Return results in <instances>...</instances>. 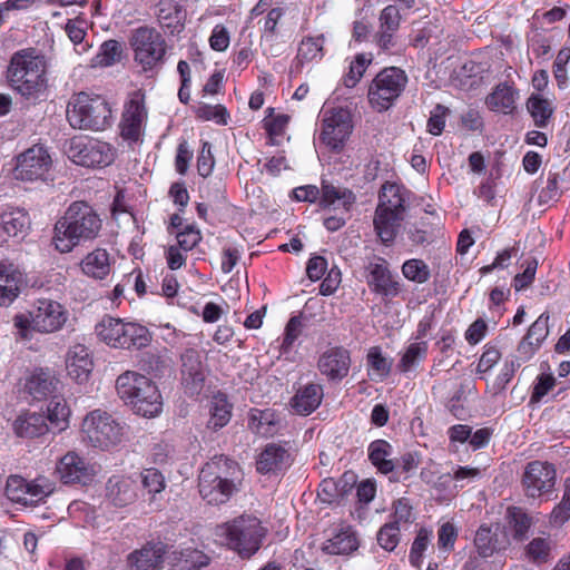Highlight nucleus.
<instances>
[{
  "instance_id": "1",
  "label": "nucleus",
  "mask_w": 570,
  "mask_h": 570,
  "mask_svg": "<svg viewBox=\"0 0 570 570\" xmlns=\"http://www.w3.org/2000/svg\"><path fill=\"white\" fill-rule=\"evenodd\" d=\"M101 227L102 220L92 206L73 202L55 224L52 244L59 253H70L82 243L96 239Z\"/></svg>"
},
{
  "instance_id": "2",
  "label": "nucleus",
  "mask_w": 570,
  "mask_h": 570,
  "mask_svg": "<svg viewBox=\"0 0 570 570\" xmlns=\"http://www.w3.org/2000/svg\"><path fill=\"white\" fill-rule=\"evenodd\" d=\"M8 86L27 100H37L48 88L47 60L35 48L16 51L4 71Z\"/></svg>"
},
{
  "instance_id": "3",
  "label": "nucleus",
  "mask_w": 570,
  "mask_h": 570,
  "mask_svg": "<svg viewBox=\"0 0 570 570\" xmlns=\"http://www.w3.org/2000/svg\"><path fill=\"white\" fill-rule=\"evenodd\" d=\"M267 532V528L257 517L247 513L218 523L213 529L215 542L244 560L258 552Z\"/></svg>"
},
{
  "instance_id": "4",
  "label": "nucleus",
  "mask_w": 570,
  "mask_h": 570,
  "mask_svg": "<svg viewBox=\"0 0 570 570\" xmlns=\"http://www.w3.org/2000/svg\"><path fill=\"white\" fill-rule=\"evenodd\" d=\"M70 322V313L59 301L40 297L33 301L29 309L13 317V325L21 340L29 341L33 333L55 334Z\"/></svg>"
},
{
  "instance_id": "5",
  "label": "nucleus",
  "mask_w": 570,
  "mask_h": 570,
  "mask_svg": "<svg viewBox=\"0 0 570 570\" xmlns=\"http://www.w3.org/2000/svg\"><path fill=\"white\" fill-rule=\"evenodd\" d=\"M119 397L144 417H155L163 411V397L157 385L147 376L126 371L116 380Z\"/></svg>"
},
{
  "instance_id": "6",
  "label": "nucleus",
  "mask_w": 570,
  "mask_h": 570,
  "mask_svg": "<svg viewBox=\"0 0 570 570\" xmlns=\"http://www.w3.org/2000/svg\"><path fill=\"white\" fill-rule=\"evenodd\" d=\"M79 434L86 446L111 451L124 442L126 424L111 413L95 409L83 416Z\"/></svg>"
},
{
  "instance_id": "7",
  "label": "nucleus",
  "mask_w": 570,
  "mask_h": 570,
  "mask_svg": "<svg viewBox=\"0 0 570 570\" xmlns=\"http://www.w3.org/2000/svg\"><path fill=\"white\" fill-rule=\"evenodd\" d=\"M237 464L220 455L207 462L198 476L199 494L208 504H224L238 490L233 478Z\"/></svg>"
},
{
  "instance_id": "8",
  "label": "nucleus",
  "mask_w": 570,
  "mask_h": 570,
  "mask_svg": "<svg viewBox=\"0 0 570 570\" xmlns=\"http://www.w3.org/2000/svg\"><path fill=\"white\" fill-rule=\"evenodd\" d=\"M95 334L99 342L117 350H141L151 342L150 331L137 323L105 315L96 325Z\"/></svg>"
},
{
  "instance_id": "9",
  "label": "nucleus",
  "mask_w": 570,
  "mask_h": 570,
  "mask_svg": "<svg viewBox=\"0 0 570 570\" xmlns=\"http://www.w3.org/2000/svg\"><path fill=\"white\" fill-rule=\"evenodd\" d=\"M67 120L72 128L104 130L112 122L109 102L100 95L88 92L75 94L67 105Z\"/></svg>"
},
{
  "instance_id": "10",
  "label": "nucleus",
  "mask_w": 570,
  "mask_h": 570,
  "mask_svg": "<svg viewBox=\"0 0 570 570\" xmlns=\"http://www.w3.org/2000/svg\"><path fill=\"white\" fill-rule=\"evenodd\" d=\"M406 73L396 67L384 68L371 81L367 91L370 106L377 112L389 110L404 91Z\"/></svg>"
},
{
  "instance_id": "11",
  "label": "nucleus",
  "mask_w": 570,
  "mask_h": 570,
  "mask_svg": "<svg viewBox=\"0 0 570 570\" xmlns=\"http://www.w3.org/2000/svg\"><path fill=\"white\" fill-rule=\"evenodd\" d=\"M53 492V483L46 476L27 480L21 475H9L4 494L12 503L32 507L43 502Z\"/></svg>"
},
{
  "instance_id": "12",
  "label": "nucleus",
  "mask_w": 570,
  "mask_h": 570,
  "mask_svg": "<svg viewBox=\"0 0 570 570\" xmlns=\"http://www.w3.org/2000/svg\"><path fill=\"white\" fill-rule=\"evenodd\" d=\"M68 157L83 167H106L115 159V148L105 141L78 136L70 139Z\"/></svg>"
},
{
  "instance_id": "13",
  "label": "nucleus",
  "mask_w": 570,
  "mask_h": 570,
  "mask_svg": "<svg viewBox=\"0 0 570 570\" xmlns=\"http://www.w3.org/2000/svg\"><path fill=\"white\" fill-rule=\"evenodd\" d=\"M148 111L146 96L141 89L128 94L124 104L119 124L120 135L125 140L138 141L142 135Z\"/></svg>"
},
{
  "instance_id": "14",
  "label": "nucleus",
  "mask_w": 570,
  "mask_h": 570,
  "mask_svg": "<svg viewBox=\"0 0 570 570\" xmlns=\"http://www.w3.org/2000/svg\"><path fill=\"white\" fill-rule=\"evenodd\" d=\"M557 471L553 464L547 461L529 462L522 475V485L528 498L537 499L553 491Z\"/></svg>"
},
{
  "instance_id": "15",
  "label": "nucleus",
  "mask_w": 570,
  "mask_h": 570,
  "mask_svg": "<svg viewBox=\"0 0 570 570\" xmlns=\"http://www.w3.org/2000/svg\"><path fill=\"white\" fill-rule=\"evenodd\" d=\"M353 130L352 115L346 108H334L325 112L321 140L333 150H340Z\"/></svg>"
},
{
  "instance_id": "16",
  "label": "nucleus",
  "mask_w": 570,
  "mask_h": 570,
  "mask_svg": "<svg viewBox=\"0 0 570 570\" xmlns=\"http://www.w3.org/2000/svg\"><path fill=\"white\" fill-rule=\"evenodd\" d=\"M55 472L63 484L81 485L92 482L97 474L95 464L76 451H69L62 455L56 464Z\"/></svg>"
},
{
  "instance_id": "17",
  "label": "nucleus",
  "mask_w": 570,
  "mask_h": 570,
  "mask_svg": "<svg viewBox=\"0 0 570 570\" xmlns=\"http://www.w3.org/2000/svg\"><path fill=\"white\" fill-rule=\"evenodd\" d=\"M51 165L48 150L41 145H33L18 157L14 168L16 177L27 181L43 180Z\"/></svg>"
},
{
  "instance_id": "18",
  "label": "nucleus",
  "mask_w": 570,
  "mask_h": 570,
  "mask_svg": "<svg viewBox=\"0 0 570 570\" xmlns=\"http://www.w3.org/2000/svg\"><path fill=\"white\" fill-rule=\"evenodd\" d=\"M294 462L288 442H271L256 459V470L261 474L278 475L287 471Z\"/></svg>"
},
{
  "instance_id": "19",
  "label": "nucleus",
  "mask_w": 570,
  "mask_h": 570,
  "mask_svg": "<svg viewBox=\"0 0 570 570\" xmlns=\"http://www.w3.org/2000/svg\"><path fill=\"white\" fill-rule=\"evenodd\" d=\"M168 552L169 546L166 542L153 539L130 552L127 564L131 570H161Z\"/></svg>"
},
{
  "instance_id": "20",
  "label": "nucleus",
  "mask_w": 570,
  "mask_h": 570,
  "mask_svg": "<svg viewBox=\"0 0 570 570\" xmlns=\"http://www.w3.org/2000/svg\"><path fill=\"white\" fill-rule=\"evenodd\" d=\"M205 370L199 353L189 348L181 355L180 383L185 393L197 396L205 385Z\"/></svg>"
},
{
  "instance_id": "21",
  "label": "nucleus",
  "mask_w": 570,
  "mask_h": 570,
  "mask_svg": "<svg viewBox=\"0 0 570 570\" xmlns=\"http://www.w3.org/2000/svg\"><path fill=\"white\" fill-rule=\"evenodd\" d=\"M356 532L351 525L340 524L333 528L321 544V551L328 556H350L358 549Z\"/></svg>"
},
{
  "instance_id": "22",
  "label": "nucleus",
  "mask_w": 570,
  "mask_h": 570,
  "mask_svg": "<svg viewBox=\"0 0 570 570\" xmlns=\"http://www.w3.org/2000/svg\"><path fill=\"white\" fill-rule=\"evenodd\" d=\"M137 490V483L131 476L115 474L106 482L105 498L111 505L125 508L136 501Z\"/></svg>"
},
{
  "instance_id": "23",
  "label": "nucleus",
  "mask_w": 570,
  "mask_h": 570,
  "mask_svg": "<svg viewBox=\"0 0 570 570\" xmlns=\"http://www.w3.org/2000/svg\"><path fill=\"white\" fill-rule=\"evenodd\" d=\"M317 366L328 380L341 381L350 371V353L343 347H332L320 356Z\"/></svg>"
},
{
  "instance_id": "24",
  "label": "nucleus",
  "mask_w": 570,
  "mask_h": 570,
  "mask_svg": "<svg viewBox=\"0 0 570 570\" xmlns=\"http://www.w3.org/2000/svg\"><path fill=\"white\" fill-rule=\"evenodd\" d=\"M66 368L69 377L77 383L87 382L94 368L89 348L82 344L71 346L67 353Z\"/></svg>"
},
{
  "instance_id": "25",
  "label": "nucleus",
  "mask_w": 570,
  "mask_h": 570,
  "mask_svg": "<svg viewBox=\"0 0 570 570\" xmlns=\"http://www.w3.org/2000/svg\"><path fill=\"white\" fill-rule=\"evenodd\" d=\"M135 60L144 70H150L163 61L166 45L163 38H135Z\"/></svg>"
},
{
  "instance_id": "26",
  "label": "nucleus",
  "mask_w": 570,
  "mask_h": 570,
  "mask_svg": "<svg viewBox=\"0 0 570 570\" xmlns=\"http://www.w3.org/2000/svg\"><path fill=\"white\" fill-rule=\"evenodd\" d=\"M157 18L165 32L178 35L184 29L186 10L176 0H160L157 3Z\"/></svg>"
},
{
  "instance_id": "27",
  "label": "nucleus",
  "mask_w": 570,
  "mask_h": 570,
  "mask_svg": "<svg viewBox=\"0 0 570 570\" xmlns=\"http://www.w3.org/2000/svg\"><path fill=\"white\" fill-rule=\"evenodd\" d=\"M23 275L13 264L0 263V305H10L20 293Z\"/></svg>"
},
{
  "instance_id": "28",
  "label": "nucleus",
  "mask_w": 570,
  "mask_h": 570,
  "mask_svg": "<svg viewBox=\"0 0 570 570\" xmlns=\"http://www.w3.org/2000/svg\"><path fill=\"white\" fill-rule=\"evenodd\" d=\"M247 425L256 435L269 438L277 433L279 419L272 409H250Z\"/></svg>"
},
{
  "instance_id": "29",
  "label": "nucleus",
  "mask_w": 570,
  "mask_h": 570,
  "mask_svg": "<svg viewBox=\"0 0 570 570\" xmlns=\"http://www.w3.org/2000/svg\"><path fill=\"white\" fill-rule=\"evenodd\" d=\"M49 424L42 413H21L13 422V431L20 438H39L49 432Z\"/></svg>"
},
{
  "instance_id": "30",
  "label": "nucleus",
  "mask_w": 570,
  "mask_h": 570,
  "mask_svg": "<svg viewBox=\"0 0 570 570\" xmlns=\"http://www.w3.org/2000/svg\"><path fill=\"white\" fill-rule=\"evenodd\" d=\"M81 272L94 279H105L111 269V258L105 248H95L80 262Z\"/></svg>"
},
{
  "instance_id": "31",
  "label": "nucleus",
  "mask_w": 570,
  "mask_h": 570,
  "mask_svg": "<svg viewBox=\"0 0 570 570\" xmlns=\"http://www.w3.org/2000/svg\"><path fill=\"white\" fill-rule=\"evenodd\" d=\"M355 202L356 196L351 189L335 187L325 180L322 181L320 199L321 207L330 208L337 204V208H343L348 213Z\"/></svg>"
},
{
  "instance_id": "32",
  "label": "nucleus",
  "mask_w": 570,
  "mask_h": 570,
  "mask_svg": "<svg viewBox=\"0 0 570 570\" xmlns=\"http://www.w3.org/2000/svg\"><path fill=\"white\" fill-rule=\"evenodd\" d=\"M370 286L377 294L395 297L400 293V284L393 279L384 263H375L370 266Z\"/></svg>"
},
{
  "instance_id": "33",
  "label": "nucleus",
  "mask_w": 570,
  "mask_h": 570,
  "mask_svg": "<svg viewBox=\"0 0 570 570\" xmlns=\"http://www.w3.org/2000/svg\"><path fill=\"white\" fill-rule=\"evenodd\" d=\"M323 399V389L320 384H308L299 389L291 400V405L299 415L314 412Z\"/></svg>"
},
{
  "instance_id": "34",
  "label": "nucleus",
  "mask_w": 570,
  "mask_h": 570,
  "mask_svg": "<svg viewBox=\"0 0 570 570\" xmlns=\"http://www.w3.org/2000/svg\"><path fill=\"white\" fill-rule=\"evenodd\" d=\"M393 453L392 445L383 439L372 441L367 446V456L377 472L390 474L395 471V463L391 459Z\"/></svg>"
},
{
  "instance_id": "35",
  "label": "nucleus",
  "mask_w": 570,
  "mask_h": 570,
  "mask_svg": "<svg viewBox=\"0 0 570 570\" xmlns=\"http://www.w3.org/2000/svg\"><path fill=\"white\" fill-rule=\"evenodd\" d=\"M429 343L426 341L412 342L400 353L397 370L407 374L414 372L421 362L428 357Z\"/></svg>"
},
{
  "instance_id": "36",
  "label": "nucleus",
  "mask_w": 570,
  "mask_h": 570,
  "mask_svg": "<svg viewBox=\"0 0 570 570\" xmlns=\"http://www.w3.org/2000/svg\"><path fill=\"white\" fill-rule=\"evenodd\" d=\"M0 225L8 237H23L30 227V218L23 209H11L1 214Z\"/></svg>"
},
{
  "instance_id": "37",
  "label": "nucleus",
  "mask_w": 570,
  "mask_h": 570,
  "mask_svg": "<svg viewBox=\"0 0 570 570\" xmlns=\"http://www.w3.org/2000/svg\"><path fill=\"white\" fill-rule=\"evenodd\" d=\"M518 92L507 83H500L487 97L485 104L490 110L510 114L515 108Z\"/></svg>"
},
{
  "instance_id": "38",
  "label": "nucleus",
  "mask_w": 570,
  "mask_h": 570,
  "mask_svg": "<svg viewBox=\"0 0 570 570\" xmlns=\"http://www.w3.org/2000/svg\"><path fill=\"white\" fill-rule=\"evenodd\" d=\"M233 405L223 393L215 394L209 403V419L207 428L217 431L228 424L232 417Z\"/></svg>"
},
{
  "instance_id": "39",
  "label": "nucleus",
  "mask_w": 570,
  "mask_h": 570,
  "mask_svg": "<svg viewBox=\"0 0 570 570\" xmlns=\"http://www.w3.org/2000/svg\"><path fill=\"white\" fill-rule=\"evenodd\" d=\"M45 416L52 430L62 432L69 428L71 410L63 397L53 396L48 403Z\"/></svg>"
},
{
  "instance_id": "40",
  "label": "nucleus",
  "mask_w": 570,
  "mask_h": 570,
  "mask_svg": "<svg viewBox=\"0 0 570 570\" xmlns=\"http://www.w3.org/2000/svg\"><path fill=\"white\" fill-rule=\"evenodd\" d=\"M384 209L386 213L396 214L403 217L405 210V198L403 189L396 184H385L380 194L376 209Z\"/></svg>"
},
{
  "instance_id": "41",
  "label": "nucleus",
  "mask_w": 570,
  "mask_h": 570,
  "mask_svg": "<svg viewBox=\"0 0 570 570\" xmlns=\"http://www.w3.org/2000/svg\"><path fill=\"white\" fill-rule=\"evenodd\" d=\"M367 375L373 381H383L392 368V360L383 354L380 346H372L366 354Z\"/></svg>"
},
{
  "instance_id": "42",
  "label": "nucleus",
  "mask_w": 570,
  "mask_h": 570,
  "mask_svg": "<svg viewBox=\"0 0 570 570\" xmlns=\"http://www.w3.org/2000/svg\"><path fill=\"white\" fill-rule=\"evenodd\" d=\"M402 218V216L386 213L382 208L375 210L373 220L374 228L383 244L387 245L394 240L396 236V229Z\"/></svg>"
},
{
  "instance_id": "43",
  "label": "nucleus",
  "mask_w": 570,
  "mask_h": 570,
  "mask_svg": "<svg viewBox=\"0 0 570 570\" xmlns=\"http://www.w3.org/2000/svg\"><path fill=\"white\" fill-rule=\"evenodd\" d=\"M527 109L533 118L534 125L539 128L547 127L554 112L552 100L544 98L540 94H533L528 98Z\"/></svg>"
},
{
  "instance_id": "44",
  "label": "nucleus",
  "mask_w": 570,
  "mask_h": 570,
  "mask_svg": "<svg viewBox=\"0 0 570 570\" xmlns=\"http://www.w3.org/2000/svg\"><path fill=\"white\" fill-rule=\"evenodd\" d=\"M324 38H303L298 49L296 60L299 65L308 62H318L323 58Z\"/></svg>"
},
{
  "instance_id": "45",
  "label": "nucleus",
  "mask_w": 570,
  "mask_h": 570,
  "mask_svg": "<svg viewBox=\"0 0 570 570\" xmlns=\"http://www.w3.org/2000/svg\"><path fill=\"white\" fill-rule=\"evenodd\" d=\"M372 60V53H357L351 61L348 71L343 77V85L346 88H354L362 79Z\"/></svg>"
},
{
  "instance_id": "46",
  "label": "nucleus",
  "mask_w": 570,
  "mask_h": 570,
  "mask_svg": "<svg viewBox=\"0 0 570 570\" xmlns=\"http://www.w3.org/2000/svg\"><path fill=\"white\" fill-rule=\"evenodd\" d=\"M508 524L513 531V538L522 540L531 527V518L522 508L510 507L507 511Z\"/></svg>"
},
{
  "instance_id": "47",
  "label": "nucleus",
  "mask_w": 570,
  "mask_h": 570,
  "mask_svg": "<svg viewBox=\"0 0 570 570\" xmlns=\"http://www.w3.org/2000/svg\"><path fill=\"white\" fill-rule=\"evenodd\" d=\"M177 554V566L185 570H200L207 567L210 561V558L206 553L194 548L181 549Z\"/></svg>"
},
{
  "instance_id": "48",
  "label": "nucleus",
  "mask_w": 570,
  "mask_h": 570,
  "mask_svg": "<svg viewBox=\"0 0 570 570\" xmlns=\"http://www.w3.org/2000/svg\"><path fill=\"white\" fill-rule=\"evenodd\" d=\"M24 389L35 400H41L50 393L51 381L43 371H36L27 379Z\"/></svg>"
},
{
  "instance_id": "49",
  "label": "nucleus",
  "mask_w": 570,
  "mask_h": 570,
  "mask_svg": "<svg viewBox=\"0 0 570 570\" xmlns=\"http://www.w3.org/2000/svg\"><path fill=\"white\" fill-rule=\"evenodd\" d=\"M475 549L482 558L491 557L498 548L497 534L492 533L491 528L481 525L474 538Z\"/></svg>"
},
{
  "instance_id": "50",
  "label": "nucleus",
  "mask_w": 570,
  "mask_h": 570,
  "mask_svg": "<svg viewBox=\"0 0 570 570\" xmlns=\"http://www.w3.org/2000/svg\"><path fill=\"white\" fill-rule=\"evenodd\" d=\"M121 56V47L118 41L115 39H109L105 41L99 52L91 60L92 67H108L114 65L116 61L120 59Z\"/></svg>"
},
{
  "instance_id": "51",
  "label": "nucleus",
  "mask_w": 570,
  "mask_h": 570,
  "mask_svg": "<svg viewBox=\"0 0 570 570\" xmlns=\"http://www.w3.org/2000/svg\"><path fill=\"white\" fill-rule=\"evenodd\" d=\"M483 67L473 61L466 60L459 70L455 71V77L461 87L473 88L482 80Z\"/></svg>"
},
{
  "instance_id": "52",
  "label": "nucleus",
  "mask_w": 570,
  "mask_h": 570,
  "mask_svg": "<svg viewBox=\"0 0 570 570\" xmlns=\"http://www.w3.org/2000/svg\"><path fill=\"white\" fill-rule=\"evenodd\" d=\"M551 541L549 538H534L525 547V558L537 564L549 560Z\"/></svg>"
},
{
  "instance_id": "53",
  "label": "nucleus",
  "mask_w": 570,
  "mask_h": 570,
  "mask_svg": "<svg viewBox=\"0 0 570 570\" xmlns=\"http://www.w3.org/2000/svg\"><path fill=\"white\" fill-rule=\"evenodd\" d=\"M140 478L144 489L151 495V501L155 499L156 494L161 493L166 488L163 473L155 468L142 470Z\"/></svg>"
},
{
  "instance_id": "54",
  "label": "nucleus",
  "mask_w": 570,
  "mask_h": 570,
  "mask_svg": "<svg viewBox=\"0 0 570 570\" xmlns=\"http://www.w3.org/2000/svg\"><path fill=\"white\" fill-rule=\"evenodd\" d=\"M303 321L301 316H292L284 330L283 338L279 345L281 352L286 354L291 352L302 334Z\"/></svg>"
},
{
  "instance_id": "55",
  "label": "nucleus",
  "mask_w": 570,
  "mask_h": 570,
  "mask_svg": "<svg viewBox=\"0 0 570 570\" xmlns=\"http://www.w3.org/2000/svg\"><path fill=\"white\" fill-rule=\"evenodd\" d=\"M272 108H268V115L263 120V127L268 135V145L276 144V138L282 136L288 122V116L277 115L272 117Z\"/></svg>"
},
{
  "instance_id": "56",
  "label": "nucleus",
  "mask_w": 570,
  "mask_h": 570,
  "mask_svg": "<svg viewBox=\"0 0 570 570\" xmlns=\"http://www.w3.org/2000/svg\"><path fill=\"white\" fill-rule=\"evenodd\" d=\"M401 528L396 523L387 522L376 534L379 546L385 551H393L400 542Z\"/></svg>"
},
{
  "instance_id": "57",
  "label": "nucleus",
  "mask_w": 570,
  "mask_h": 570,
  "mask_svg": "<svg viewBox=\"0 0 570 570\" xmlns=\"http://www.w3.org/2000/svg\"><path fill=\"white\" fill-rule=\"evenodd\" d=\"M402 273L409 281L422 284L430 278L429 266L421 259H409L402 266Z\"/></svg>"
},
{
  "instance_id": "58",
  "label": "nucleus",
  "mask_w": 570,
  "mask_h": 570,
  "mask_svg": "<svg viewBox=\"0 0 570 570\" xmlns=\"http://www.w3.org/2000/svg\"><path fill=\"white\" fill-rule=\"evenodd\" d=\"M570 519V478L564 481L562 500L550 513V523L561 525Z\"/></svg>"
},
{
  "instance_id": "59",
  "label": "nucleus",
  "mask_w": 570,
  "mask_h": 570,
  "mask_svg": "<svg viewBox=\"0 0 570 570\" xmlns=\"http://www.w3.org/2000/svg\"><path fill=\"white\" fill-rule=\"evenodd\" d=\"M196 117L202 120H213L218 125H226L229 119V115L226 108L222 105H199L195 110Z\"/></svg>"
},
{
  "instance_id": "60",
  "label": "nucleus",
  "mask_w": 570,
  "mask_h": 570,
  "mask_svg": "<svg viewBox=\"0 0 570 570\" xmlns=\"http://www.w3.org/2000/svg\"><path fill=\"white\" fill-rule=\"evenodd\" d=\"M459 535V530L454 523L448 521L440 525L438 530V548L450 553L454 550V544Z\"/></svg>"
},
{
  "instance_id": "61",
  "label": "nucleus",
  "mask_w": 570,
  "mask_h": 570,
  "mask_svg": "<svg viewBox=\"0 0 570 570\" xmlns=\"http://www.w3.org/2000/svg\"><path fill=\"white\" fill-rule=\"evenodd\" d=\"M450 109L441 104H438L431 111L426 122V130L433 136H440L444 128Z\"/></svg>"
},
{
  "instance_id": "62",
  "label": "nucleus",
  "mask_w": 570,
  "mask_h": 570,
  "mask_svg": "<svg viewBox=\"0 0 570 570\" xmlns=\"http://www.w3.org/2000/svg\"><path fill=\"white\" fill-rule=\"evenodd\" d=\"M431 535H432V531L424 529V528L420 529V531L417 532V534L412 543V547L410 550V556H409L410 562L413 566L419 567L421 564L423 553L428 549Z\"/></svg>"
},
{
  "instance_id": "63",
  "label": "nucleus",
  "mask_w": 570,
  "mask_h": 570,
  "mask_svg": "<svg viewBox=\"0 0 570 570\" xmlns=\"http://www.w3.org/2000/svg\"><path fill=\"white\" fill-rule=\"evenodd\" d=\"M176 246L187 253L199 244L202 234L194 225H186L181 230L176 232Z\"/></svg>"
},
{
  "instance_id": "64",
  "label": "nucleus",
  "mask_w": 570,
  "mask_h": 570,
  "mask_svg": "<svg viewBox=\"0 0 570 570\" xmlns=\"http://www.w3.org/2000/svg\"><path fill=\"white\" fill-rule=\"evenodd\" d=\"M523 266V272L517 274L512 282V286L517 292H520L532 284L538 268V261L533 257L528 258L524 261Z\"/></svg>"
}]
</instances>
